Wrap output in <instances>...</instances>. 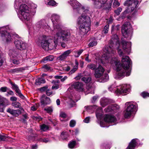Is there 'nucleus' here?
Here are the masks:
<instances>
[{
	"label": "nucleus",
	"mask_w": 149,
	"mask_h": 149,
	"mask_svg": "<svg viewBox=\"0 0 149 149\" xmlns=\"http://www.w3.org/2000/svg\"><path fill=\"white\" fill-rule=\"evenodd\" d=\"M120 46L118 36L116 34L112 35L109 45L106 46L104 49L105 54L101 61L102 64L107 63L115 64L116 72L114 78L119 80L125 76H129L131 72L130 59L127 56H123L124 54Z\"/></svg>",
	"instance_id": "1"
},
{
	"label": "nucleus",
	"mask_w": 149,
	"mask_h": 149,
	"mask_svg": "<svg viewBox=\"0 0 149 149\" xmlns=\"http://www.w3.org/2000/svg\"><path fill=\"white\" fill-rule=\"evenodd\" d=\"M59 18V15L55 14H53L51 17L53 23L54 31L56 32V36L58 37V41L60 42L72 41L73 37V35H71L72 31L69 29L63 30L62 26L58 24Z\"/></svg>",
	"instance_id": "2"
},
{
	"label": "nucleus",
	"mask_w": 149,
	"mask_h": 149,
	"mask_svg": "<svg viewBox=\"0 0 149 149\" xmlns=\"http://www.w3.org/2000/svg\"><path fill=\"white\" fill-rule=\"evenodd\" d=\"M19 10L18 15L19 18L28 24L31 23L30 16L31 11L25 4L20 5L18 8Z\"/></svg>",
	"instance_id": "3"
},
{
	"label": "nucleus",
	"mask_w": 149,
	"mask_h": 149,
	"mask_svg": "<svg viewBox=\"0 0 149 149\" xmlns=\"http://www.w3.org/2000/svg\"><path fill=\"white\" fill-rule=\"evenodd\" d=\"M57 38V40L54 42L49 40L47 36H43L40 38L39 40V43H40L41 46L45 50H48L49 49H52L55 48L56 46L57 42H61L58 40V37Z\"/></svg>",
	"instance_id": "4"
},
{
	"label": "nucleus",
	"mask_w": 149,
	"mask_h": 149,
	"mask_svg": "<svg viewBox=\"0 0 149 149\" xmlns=\"http://www.w3.org/2000/svg\"><path fill=\"white\" fill-rule=\"evenodd\" d=\"M122 33L124 38L128 39H131L133 33V29L132 26L130 22H125L123 25Z\"/></svg>",
	"instance_id": "5"
},
{
	"label": "nucleus",
	"mask_w": 149,
	"mask_h": 149,
	"mask_svg": "<svg viewBox=\"0 0 149 149\" xmlns=\"http://www.w3.org/2000/svg\"><path fill=\"white\" fill-rule=\"evenodd\" d=\"M104 69L100 65L95 70L94 74L95 77L96 78H99L101 79V82H106L109 79L108 75L106 73L104 74Z\"/></svg>",
	"instance_id": "6"
},
{
	"label": "nucleus",
	"mask_w": 149,
	"mask_h": 149,
	"mask_svg": "<svg viewBox=\"0 0 149 149\" xmlns=\"http://www.w3.org/2000/svg\"><path fill=\"white\" fill-rule=\"evenodd\" d=\"M7 27L6 26L0 27V36L2 40L8 42L11 41L13 38L12 35L7 31Z\"/></svg>",
	"instance_id": "7"
},
{
	"label": "nucleus",
	"mask_w": 149,
	"mask_h": 149,
	"mask_svg": "<svg viewBox=\"0 0 149 149\" xmlns=\"http://www.w3.org/2000/svg\"><path fill=\"white\" fill-rule=\"evenodd\" d=\"M125 105L127 106V107L126 109L124 116L125 118H128L131 116L133 112L135 111L137 104L134 102H128L125 103Z\"/></svg>",
	"instance_id": "8"
},
{
	"label": "nucleus",
	"mask_w": 149,
	"mask_h": 149,
	"mask_svg": "<svg viewBox=\"0 0 149 149\" xmlns=\"http://www.w3.org/2000/svg\"><path fill=\"white\" fill-rule=\"evenodd\" d=\"M69 3L74 10L79 13H81L83 12L86 13L87 11V10L85 9L84 7L76 0H70Z\"/></svg>",
	"instance_id": "9"
},
{
	"label": "nucleus",
	"mask_w": 149,
	"mask_h": 149,
	"mask_svg": "<svg viewBox=\"0 0 149 149\" xmlns=\"http://www.w3.org/2000/svg\"><path fill=\"white\" fill-rule=\"evenodd\" d=\"M88 11L87 10L86 13L83 12L81 13H80L81 15L78 17L77 20V23L78 25L91 23L90 17L85 15Z\"/></svg>",
	"instance_id": "10"
},
{
	"label": "nucleus",
	"mask_w": 149,
	"mask_h": 149,
	"mask_svg": "<svg viewBox=\"0 0 149 149\" xmlns=\"http://www.w3.org/2000/svg\"><path fill=\"white\" fill-rule=\"evenodd\" d=\"M130 85L123 84L117 86V91H116L117 95H125L128 93L130 90Z\"/></svg>",
	"instance_id": "11"
},
{
	"label": "nucleus",
	"mask_w": 149,
	"mask_h": 149,
	"mask_svg": "<svg viewBox=\"0 0 149 149\" xmlns=\"http://www.w3.org/2000/svg\"><path fill=\"white\" fill-rule=\"evenodd\" d=\"M141 0H127L124 3V5L128 7L131 12L134 11L141 2Z\"/></svg>",
	"instance_id": "12"
},
{
	"label": "nucleus",
	"mask_w": 149,
	"mask_h": 149,
	"mask_svg": "<svg viewBox=\"0 0 149 149\" xmlns=\"http://www.w3.org/2000/svg\"><path fill=\"white\" fill-rule=\"evenodd\" d=\"M91 23L84 24L78 25L79 26V31L81 34L87 33L90 30V26Z\"/></svg>",
	"instance_id": "13"
},
{
	"label": "nucleus",
	"mask_w": 149,
	"mask_h": 149,
	"mask_svg": "<svg viewBox=\"0 0 149 149\" xmlns=\"http://www.w3.org/2000/svg\"><path fill=\"white\" fill-rule=\"evenodd\" d=\"M14 44L16 48L20 50L25 49L26 47V44L25 43L20 39L15 40Z\"/></svg>",
	"instance_id": "14"
},
{
	"label": "nucleus",
	"mask_w": 149,
	"mask_h": 149,
	"mask_svg": "<svg viewBox=\"0 0 149 149\" xmlns=\"http://www.w3.org/2000/svg\"><path fill=\"white\" fill-rule=\"evenodd\" d=\"M121 44L124 52L127 54H129L131 51V42H126L125 40H123L121 42Z\"/></svg>",
	"instance_id": "15"
},
{
	"label": "nucleus",
	"mask_w": 149,
	"mask_h": 149,
	"mask_svg": "<svg viewBox=\"0 0 149 149\" xmlns=\"http://www.w3.org/2000/svg\"><path fill=\"white\" fill-rule=\"evenodd\" d=\"M71 86L77 91H84V84L81 82H78L72 83Z\"/></svg>",
	"instance_id": "16"
},
{
	"label": "nucleus",
	"mask_w": 149,
	"mask_h": 149,
	"mask_svg": "<svg viewBox=\"0 0 149 149\" xmlns=\"http://www.w3.org/2000/svg\"><path fill=\"white\" fill-rule=\"evenodd\" d=\"M108 0H93L94 5L95 7L100 8L103 7L104 5L107 4L106 2Z\"/></svg>",
	"instance_id": "17"
},
{
	"label": "nucleus",
	"mask_w": 149,
	"mask_h": 149,
	"mask_svg": "<svg viewBox=\"0 0 149 149\" xmlns=\"http://www.w3.org/2000/svg\"><path fill=\"white\" fill-rule=\"evenodd\" d=\"M120 107L119 106L116 104H111L108 107L104 109V111L106 112H108L112 111L114 112H117Z\"/></svg>",
	"instance_id": "18"
},
{
	"label": "nucleus",
	"mask_w": 149,
	"mask_h": 149,
	"mask_svg": "<svg viewBox=\"0 0 149 149\" xmlns=\"http://www.w3.org/2000/svg\"><path fill=\"white\" fill-rule=\"evenodd\" d=\"M71 52L72 51L70 49L64 52L58 58L59 60L64 61L70 56Z\"/></svg>",
	"instance_id": "19"
},
{
	"label": "nucleus",
	"mask_w": 149,
	"mask_h": 149,
	"mask_svg": "<svg viewBox=\"0 0 149 149\" xmlns=\"http://www.w3.org/2000/svg\"><path fill=\"white\" fill-rule=\"evenodd\" d=\"M104 120L106 122L113 123L115 124L116 121V119L114 116L107 115L105 117Z\"/></svg>",
	"instance_id": "20"
},
{
	"label": "nucleus",
	"mask_w": 149,
	"mask_h": 149,
	"mask_svg": "<svg viewBox=\"0 0 149 149\" xmlns=\"http://www.w3.org/2000/svg\"><path fill=\"white\" fill-rule=\"evenodd\" d=\"M10 55L11 57L16 58H22V57L19 52L15 50H11L10 53Z\"/></svg>",
	"instance_id": "21"
},
{
	"label": "nucleus",
	"mask_w": 149,
	"mask_h": 149,
	"mask_svg": "<svg viewBox=\"0 0 149 149\" xmlns=\"http://www.w3.org/2000/svg\"><path fill=\"white\" fill-rule=\"evenodd\" d=\"M112 102V101L111 100L105 97L102 98L100 100V104L103 107H105L106 105Z\"/></svg>",
	"instance_id": "22"
},
{
	"label": "nucleus",
	"mask_w": 149,
	"mask_h": 149,
	"mask_svg": "<svg viewBox=\"0 0 149 149\" xmlns=\"http://www.w3.org/2000/svg\"><path fill=\"white\" fill-rule=\"evenodd\" d=\"M20 109L17 110L13 109L11 114L15 116H18L19 115L23 112L24 111V109L22 107L20 108Z\"/></svg>",
	"instance_id": "23"
},
{
	"label": "nucleus",
	"mask_w": 149,
	"mask_h": 149,
	"mask_svg": "<svg viewBox=\"0 0 149 149\" xmlns=\"http://www.w3.org/2000/svg\"><path fill=\"white\" fill-rule=\"evenodd\" d=\"M136 139H132L130 143L129 146L126 149H134L136 146Z\"/></svg>",
	"instance_id": "24"
},
{
	"label": "nucleus",
	"mask_w": 149,
	"mask_h": 149,
	"mask_svg": "<svg viewBox=\"0 0 149 149\" xmlns=\"http://www.w3.org/2000/svg\"><path fill=\"white\" fill-rule=\"evenodd\" d=\"M50 103V99L48 97H42L41 98V103L42 104H46Z\"/></svg>",
	"instance_id": "25"
},
{
	"label": "nucleus",
	"mask_w": 149,
	"mask_h": 149,
	"mask_svg": "<svg viewBox=\"0 0 149 149\" xmlns=\"http://www.w3.org/2000/svg\"><path fill=\"white\" fill-rule=\"evenodd\" d=\"M108 89L110 91L113 92L116 94V91H117V86H116L115 84H112L109 87Z\"/></svg>",
	"instance_id": "26"
},
{
	"label": "nucleus",
	"mask_w": 149,
	"mask_h": 149,
	"mask_svg": "<svg viewBox=\"0 0 149 149\" xmlns=\"http://www.w3.org/2000/svg\"><path fill=\"white\" fill-rule=\"evenodd\" d=\"M0 104L4 107H5L9 104L8 101V100L5 98L2 97L1 100L0 102Z\"/></svg>",
	"instance_id": "27"
},
{
	"label": "nucleus",
	"mask_w": 149,
	"mask_h": 149,
	"mask_svg": "<svg viewBox=\"0 0 149 149\" xmlns=\"http://www.w3.org/2000/svg\"><path fill=\"white\" fill-rule=\"evenodd\" d=\"M120 26L119 25H117L116 26H115L114 25H113L111 28V33L113 34V32H114V33L116 32V31H118L120 28Z\"/></svg>",
	"instance_id": "28"
},
{
	"label": "nucleus",
	"mask_w": 149,
	"mask_h": 149,
	"mask_svg": "<svg viewBox=\"0 0 149 149\" xmlns=\"http://www.w3.org/2000/svg\"><path fill=\"white\" fill-rule=\"evenodd\" d=\"M45 80L42 78H39L36 79V84L37 85H40L42 83H45Z\"/></svg>",
	"instance_id": "29"
},
{
	"label": "nucleus",
	"mask_w": 149,
	"mask_h": 149,
	"mask_svg": "<svg viewBox=\"0 0 149 149\" xmlns=\"http://www.w3.org/2000/svg\"><path fill=\"white\" fill-rule=\"evenodd\" d=\"M102 111L101 108H97V110L96 112V115L97 118L100 119L101 117Z\"/></svg>",
	"instance_id": "30"
},
{
	"label": "nucleus",
	"mask_w": 149,
	"mask_h": 149,
	"mask_svg": "<svg viewBox=\"0 0 149 149\" xmlns=\"http://www.w3.org/2000/svg\"><path fill=\"white\" fill-rule=\"evenodd\" d=\"M54 57L52 56H49L46 57H45L42 60V61L43 62L46 63L47 61H52L53 60Z\"/></svg>",
	"instance_id": "31"
},
{
	"label": "nucleus",
	"mask_w": 149,
	"mask_h": 149,
	"mask_svg": "<svg viewBox=\"0 0 149 149\" xmlns=\"http://www.w3.org/2000/svg\"><path fill=\"white\" fill-rule=\"evenodd\" d=\"M23 1V0H15L14 7L15 9H18V6Z\"/></svg>",
	"instance_id": "32"
},
{
	"label": "nucleus",
	"mask_w": 149,
	"mask_h": 149,
	"mask_svg": "<svg viewBox=\"0 0 149 149\" xmlns=\"http://www.w3.org/2000/svg\"><path fill=\"white\" fill-rule=\"evenodd\" d=\"M45 22L44 20H41L37 23V27L39 28H44V25Z\"/></svg>",
	"instance_id": "33"
},
{
	"label": "nucleus",
	"mask_w": 149,
	"mask_h": 149,
	"mask_svg": "<svg viewBox=\"0 0 149 149\" xmlns=\"http://www.w3.org/2000/svg\"><path fill=\"white\" fill-rule=\"evenodd\" d=\"M81 80L86 83H89L91 80V78L90 77H84L81 78Z\"/></svg>",
	"instance_id": "34"
},
{
	"label": "nucleus",
	"mask_w": 149,
	"mask_h": 149,
	"mask_svg": "<svg viewBox=\"0 0 149 149\" xmlns=\"http://www.w3.org/2000/svg\"><path fill=\"white\" fill-rule=\"evenodd\" d=\"M76 142L74 141H72L70 142L68 144V146L69 148L72 149L74 148L76 145Z\"/></svg>",
	"instance_id": "35"
},
{
	"label": "nucleus",
	"mask_w": 149,
	"mask_h": 149,
	"mask_svg": "<svg viewBox=\"0 0 149 149\" xmlns=\"http://www.w3.org/2000/svg\"><path fill=\"white\" fill-rule=\"evenodd\" d=\"M83 51L84 50L83 49H80L79 50L74 51V53L75 54V56L76 57H79Z\"/></svg>",
	"instance_id": "36"
},
{
	"label": "nucleus",
	"mask_w": 149,
	"mask_h": 149,
	"mask_svg": "<svg viewBox=\"0 0 149 149\" xmlns=\"http://www.w3.org/2000/svg\"><path fill=\"white\" fill-rule=\"evenodd\" d=\"M109 24H107L104 26L103 30L102 31V33L105 34L108 33L109 30Z\"/></svg>",
	"instance_id": "37"
},
{
	"label": "nucleus",
	"mask_w": 149,
	"mask_h": 149,
	"mask_svg": "<svg viewBox=\"0 0 149 149\" xmlns=\"http://www.w3.org/2000/svg\"><path fill=\"white\" fill-rule=\"evenodd\" d=\"M15 91L17 94V95L19 96L22 99H24V97L21 93V91L19 90V89L16 90Z\"/></svg>",
	"instance_id": "38"
},
{
	"label": "nucleus",
	"mask_w": 149,
	"mask_h": 149,
	"mask_svg": "<svg viewBox=\"0 0 149 149\" xmlns=\"http://www.w3.org/2000/svg\"><path fill=\"white\" fill-rule=\"evenodd\" d=\"M48 4L52 6H57V3L54 0H51L48 2Z\"/></svg>",
	"instance_id": "39"
},
{
	"label": "nucleus",
	"mask_w": 149,
	"mask_h": 149,
	"mask_svg": "<svg viewBox=\"0 0 149 149\" xmlns=\"http://www.w3.org/2000/svg\"><path fill=\"white\" fill-rule=\"evenodd\" d=\"M12 106L15 108H20L21 104L18 102H14L12 103Z\"/></svg>",
	"instance_id": "40"
},
{
	"label": "nucleus",
	"mask_w": 149,
	"mask_h": 149,
	"mask_svg": "<svg viewBox=\"0 0 149 149\" xmlns=\"http://www.w3.org/2000/svg\"><path fill=\"white\" fill-rule=\"evenodd\" d=\"M42 68L44 69V70L45 71H48L51 70V67L47 64L44 65Z\"/></svg>",
	"instance_id": "41"
},
{
	"label": "nucleus",
	"mask_w": 149,
	"mask_h": 149,
	"mask_svg": "<svg viewBox=\"0 0 149 149\" xmlns=\"http://www.w3.org/2000/svg\"><path fill=\"white\" fill-rule=\"evenodd\" d=\"M61 137L63 139H66L68 137L66 132H62L61 134Z\"/></svg>",
	"instance_id": "42"
},
{
	"label": "nucleus",
	"mask_w": 149,
	"mask_h": 149,
	"mask_svg": "<svg viewBox=\"0 0 149 149\" xmlns=\"http://www.w3.org/2000/svg\"><path fill=\"white\" fill-rule=\"evenodd\" d=\"M22 58H19H19H16L15 59L13 60V63L14 64H18L20 63V61H21V59Z\"/></svg>",
	"instance_id": "43"
},
{
	"label": "nucleus",
	"mask_w": 149,
	"mask_h": 149,
	"mask_svg": "<svg viewBox=\"0 0 149 149\" xmlns=\"http://www.w3.org/2000/svg\"><path fill=\"white\" fill-rule=\"evenodd\" d=\"M10 84L12 85V88L15 90V91L19 89L18 86L16 84L12 82H10Z\"/></svg>",
	"instance_id": "44"
},
{
	"label": "nucleus",
	"mask_w": 149,
	"mask_h": 149,
	"mask_svg": "<svg viewBox=\"0 0 149 149\" xmlns=\"http://www.w3.org/2000/svg\"><path fill=\"white\" fill-rule=\"evenodd\" d=\"M87 67L89 69L94 70L95 69L96 66L95 64L92 63L88 65Z\"/></svg>",
	"instance_id": "45"
},
{
	"label": "nucleus",
	"mask_w": 149,
	"mask_h": 149,
	"mask_svg": "<svg viewBox=\"0 0 149 149\" xmlns=\"http://www.w3.org/2000/svg\"><path fill=\"white\" fill-rule=\"evenodd\" d=\"M44 109L49 113H50L53 111L52 108L51 107H46Z\"/></svg>",
	"instance_id": "46"
},
{
	"label": "nucleus",
	"mask_w": 149,
	"mask_h": 149,
	"mask_svg": "<svg viewBox=\"0 0 149 149\" xmlns=\"http://www.w3.org/2000/svg\"><path fill=\"white\" fill-rule=\"evenodd\" d=\"M48 128V127L45 125H43L41 126V129L44 131H45L47 130Z\"/></svg>",
	"instance_id": "47"
},
{
	"label": "nucleus",
	"mask_w": 149,
	"mask_h": 149,
	"mask_svg": "<svg viewBox=\"0 0 149 149\" xmlns=\"http://www.w3.org/2000/svg\"><path fill=\"white\" fill-rule=\"evenodd\" d=\"M7 136L0 134V141H6L7 140Z\"/></svg>",
	"instance_id": "48"
},
{
	"label": "nucleus",
	"mask_w": 149,
	"mask_h": 149,
	"mask_svg": "<svg viewBox=\"0 0 149 149\" xmlns=\"http://www.w3.org/2000/svg\"><path fill=\"white\" fill-rule=\"evenodd\" d=\"M77 69V67H74L69 72L68 74L70 75L74 73Z\"/></svg>",
	"instance_id": "49"
},
{
	"label": "nucleus",
	"mask_w": 149,
	"mask_h": 149,
	"mask_svg": "<svg viewBox=\"0 0 149 149\" xmlns=\"http://www.w3.org/2000/svg\"><path fill=\"white\" fill-rule=\"evenodd\" d=\"M141 95L144 98L146 97H149V93L144 92L141 93Z\"/></svg>",
	"instance_id": "50"
},
{
	"label": "nucleus",
	"mask_w": 149,
	"mask_h": 149,
	"mask_svg": "<svg viewBox=\"0 0 149 149\" xmlns=\"http://www.w3.org/2000/svg\"><path fill=\"white\" fill-rule=\"evenodd\" d=\"M119 5L120 3H119L117 1L114 0L113 5V7L115 8L116 7L119 6Z\"/></svg>",
	"instance_id": "51"
},
{
	"label": "nucleus",
	"mask_w": 149,
	"mask_h": 149,
	"mask_svg": "<svg viewBox=\"0 0 149 149\" xmlns=\"http://www.w3.org/2000/svg\"><path fill=\"white\" fill-rule=\"evenodd\" d=\"M97 42L96 41H94L90 42L89 43V45L90 47H93V46L96 45Z\"/></svg>",
	"instance_id": "52"
},
{
	"label": "nucleus",
	"mask_w": 149,
	"mask_h": 149,
	"mask_svg": "<svg viewBox=\"0 0 149 149\" xmlns=\"http://www.w3.org/2000/svg\"><path fill=\"white\" fill-rule=\"evenodd\" d=\"M122 10V8L120 7H119L117 9L115 10L114 12L117 15H118L120 14Z\"/></svg>",
	"instance_id": "53"
},
{
	"label": "nucleus",
	"mask_w": 149,
	"mask_h": 149,
	"mask_svg": "<svg viewBox=\"0 0 149 149\" xmlns=\"http://www.w3.org/2000/svg\"><path fill=\"white\" fill-rule=\"evenodd\" d=\"M31 9H32V10L31 11H33L34 12L35 10V9L37 8V6L36 4H34L33 3H32L31 4Z\"/></svg>",
	"instance_id": "54"
},
{
	"label": "nucleus",
	"mask_w": 149,
	"mask_h": 149,
	"mask_svg": "<svg viewBox=\"0 0 149 149\" xmlns=\"http://www.w3.org/2000/svg\"><path fill=\"white\" fill-rule=\"evenodd\" d=\"M39 141L41 142H43L45 143H47L49 141V140H48L46 138L42 139V138H40L39 139Z\"/></svg>",
	"instance_id": "55"
},
{
	"label": "nucleus",
	"mask_w": 149,
	"mask_h": 149,
	"mask_svg": "<svg viewBox=\"0 0 149 149\" xmlns=\"http://www.w3.org/2000/svg\"><path fill=\"white\" fill-rule=\"evenodd\" d=\"M95 106H89L87 107H85V108L87 109V110L89 111L90 109H91L93 111H94V108Z\"/></svg>",
	"instance_id": "56"
},
{
	"label": "nucleus",
	"mask_w": 149,
	"mask_h": 149,
	"mask_svg": "<svg viewBox=\"0 0 149 149\" xmlns=\"http://www.w3.org/2000/svg\"><path fill=\"white\" fill-rule=\"evenodd\" d=\"M75 123H76V122L75 120H71L70 121V127H73L75 126Z\"/></svg>",
	"instance_id": "57"
},
{
	"label": "nucleus",
	"mask_w": 149,
	"mask_h": 149,
	"mask_svg": "<svg viewBox=\"0 0 149 149\" xmlns=\"http://www.w3.org/2000/svg\"><path fill=\"white\" fill-rule=\"evenodd\" d=\"M7 89L8 88L6 87H2L0 88V91L5 92L6 91Z\"/></svg>",
	"instance_id": "58"
},
{
	"label": "nucleus",
	"mask_w": 149,
	"mask_h": 149,
	"mask_svg": "<svg viewBox=\"0 0 149 149\" xmlns=\"http://www.w3.org/2000/svg\"><path fill=\"white\" fill-rule=\"evenodd\" d=\"M32 118L33 119L38 120V121L42 119V118L39 116L38 117L33 116H32Z\"/></svg>",
	"instance_id": "59"
},
{
	"label": "nucleus",
	"mask_w": 149,
	"mask_h": 149,
	"mask_svg": "<svg viewBox=\"0 0 149 149\" xmlns=\"http://www.w3.org/2000/svg\"><path fill=\"white\" fill-rule=\"evenodd\" d=\"M85 56H86L85 58V60L86 61L88 62H90L91 61V60L89 59V54H86Z\"/></svg>",
	"instance_id": "60"
},
{
	"label": "nucleus",
	"mask_w": 149,
	"mask_h": 149,
	"mask_svg": "<svg viewBox=\"0 0 149 149\" xmlns=\"http://www.w3.org/2000/svg\"><path fill=\"white\" fill-rule=\"evenodd\" d=\"M60 116L61 117L63 118H65L66 116V114L63 112H61L60 113Z\"/></svg>",
	"instance_id": "61"
},
{
	"label": "nucleus",
	"mask_w": 149,
	"mask_h": 149,
	"mask_svg": "<svg viewBox=\"0 0 149 149\" xmlns=\"http://www.w3.org/2000/svg\"><path fill=\"white\" fill-rule=\"evenodd\" d=\"M90 119V118L89 117H87L84 120V121L85 123H88L89 122Z\"/></svg>",
	"instance_id": "62"
},
{
	"label": "nucleus",
	"mask_w": 149,
	"mask_h": 149,
	"mask_svg": "<svg viewBox=\"0 0 149 149\" xmlns=\"http://www.w3.org/2000/svg\"><path fill=\"white\" fill-rule=\"evenodd\" d=\"M98 97L97 96H95L93 97L92 98V102L93 103L95 102Z\"/></svg>",
	"instance_id": "63"
},
{
	"label": "nucleus",
	"mask_w": 149,
	"mask_h": 149,
	"mask_svg": "<svg viewBox=\"0 0 149 149\" xmlns=\"http://www.w3.org/2000/svg\"><path fill=\"white\" fill-rule=\"evenodd\" d=\"M46 93L47 95L50 96L52 94V91L50 90H47L46 91Z\"/></svg>",
	"instance_id": "64"
}]
</instances>
